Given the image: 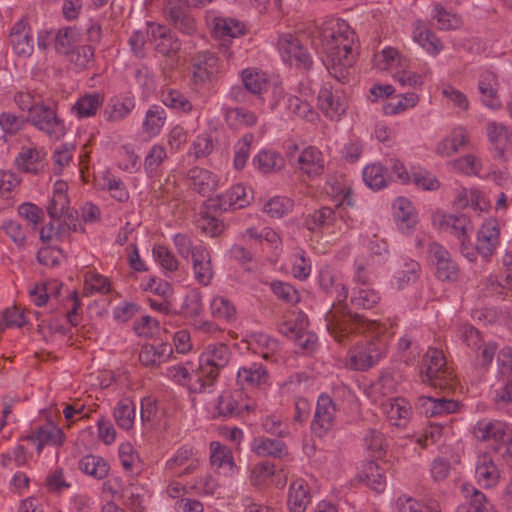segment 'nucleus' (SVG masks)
<instances>
[{
  "mask_svg": "<svg viewBox=\"0 0 512 512\" xmlns=\"http://www.w3.org/2000/svg\"><path fill=\"white\" fill-rule=\"evenodd\" d=\"M318 281L322 291L337 302L325 315L327 330L337 342L346 343L353 333H362L374 325V322H368L363 316L352 314L347 305L342 304L348 297V291L339 273L324 266L319 272Z\"/></svg>",
  "mask_w": 512,
  "mask_h": 512,
  "instance_id": "f257e3e1",
  "label": "nucleus"
},
{
  "mask_svg": "<svg viewBox=\"0 0 512 512\" xmlns=\"http://www.w3.org/2000/svg\"><path fill=\"white\" fill-rule=\"evenodd\" d=\"M354 31L348 23L341 19L326 21L321 30L320 38L327 55L326 69L340 83H346L349 70L356 56L353 51Z\"/></svg>",
  "mask_w": 512,
  "mask_h": 512,
  "instance_id": "f03ea898",
  "label": "nucleus"
},
{
  "mask_svg": "<svg viewBox=\"0 0 512 512\" xmlns=\"http://www.w3.org/2000/svg\"><path fill=\"white\" fill-rule=\"evenodd\" d=\"M231 352L223 343L210 344L200 356L198 379L189 386L191 392L201 393L214 384L221 369L229 363Z\"/></svg>",
  "mask_w": 512,
  "mask_h": 512,
  "instance_id": "7ed1b4c3",
  "label": "nucleus"
},
{
  "mask_svg": "<svg viewBox=\"0 0 512 512\" xmlns=\"http://www.w3.org/2000/svg\"><path fill=\"white\" fill-rule=\"evenodd\" d=\"M420 378L423 383L440 390L453 387L454 375L446 365L444 354L436 348H429L422 358Z\"/></svg>",
  "mask_w": 512,
  "mask_h": 512,
  "instance_id": "20e7f679",
  "label": "nucleus"
},
{
  "mask_svg": "<svg viewBox=\"0 0 512 512\" xmlns=\"http://www.w3.org/2000/svg\"><path fill=\"white\" fill-rule=\"evenodd\" d=\"M387 343L382 338H373L357 343L345 358L344 366L354 371H368L386 354Z\"/></svg>",
  "mask_w": 512,
  "mask_h": 512,
  "instance_id": "39448f33",
  "label": "nucleus"
},
{
  "mask_svg": "<svg viewBox=\"0 0 512 512\" xmlns=\"http://www.w3.org/2000/svg\"><path fill=\"white\" fill-rule=\"evenodd\" d=\"M28 122L51 139H60L65 134L64 121L57 114L54 100L41 101L28 114Z\"/></svg>",
  "mask_w": 512,
  "mask_h": 512,
  "instance_id": "423d86ee",
  "label": "nucleus"
},
{
  "mask_svg": "<svg viewBox=\"0 0 512 512\" xmlns=\"http://www.w3.org/2000/svg\"><path fill=\"white\" fill-rule=\"evenodd\" d=\"M318 107L321 112L331 120H339L348 107L347 98L342 90H334L331 85L325 84L319 91Z\"/></svg>",
  "mask_w": 512,
  "mask_h": 512,
  "instance_id": "0eeeda50",
  "label": "nucleus"
},
{
  "mask_svg": "<svg viewBox=\"0 0 512 512\" xmlns=\"http://www.w3.org/2000/svg\"><path fill=\"white\" fill-rule=\"evenodd\" d=\"M472 434L481 442L494 441L505 445L512 442V430L500 420H479L473 426Z\"/></svg>",
  "mask_w": 512,
  "mask_h": 512,
  "instance_id": "6e6552de",
  "label": "nucleus"
},
{
  "mask_svg": "<svg viewBox=\"0 0 512 512\" xmlns=\"http://www.w3.org/2000/svg\"><path fill=\"white\" fill-rule=\"evenodd\" d=\"M336 404L330 396L321 394L317 400L311 430L317 437L325 436L335 424Z\"/></svg>",
  "mask_w": 512,
  "mask_h": 512,
  "instance_id": "1a4fd4ad",
  "label": "nucleus"
},
{
  "mask_svg": "<svg viewBox=\"0 0 512 512\" xmlns=\"http://www.w3.org/2000/svg\"><path fill=\"white\" fill-rule=\"evenodd\" d=\"M278 46L284 61L294 63L305 70L312 67V58L298 38L291 34L283 35L278 41Z\"/></svg>",
  "mask_w": 512,
  "mask_h": 512,
  "instance_id": "9d476101",
  "label": "nucleus"
},
{
  "mask_svg": "<svg viewBox=\"0 0 512 512\" xmlns=\"http://www.w3.org/2000/svg\"><path fill=\"white\" fill-rule=\"evenodd\" d=\"M219 73V58L210 51L198 52L192 58V74L195 84L212 81Z\"/></svg>",
  "mask_w": 512,
  "mask_h": 512,
  "instance_id": "9b49d317",
  "label": "nucleus"
},
{
  "mask_svg": "<svg viewBox=\"0 0 512 512\" xmlns=\"http://www.w3.org/2000/svg\"><path fill=\"white\" fill-rule=\"evenodd\" d=\"M431 261L436 266V276L442 281H456L459 268L451 254L438 243L429 245Z\"/></svg>",
  "mask_w": 512,
  "mask_h": 512,
  "instance_id": "f8f14e48",
  "label": "nucleus"
},
{
  "mask_svg": "<svg viewBox=\"0 0 512 512\" xmlns=\"http://www.w3.org/2000/svg\"><path fill=\"white\" fill-rule=\"evenodd\" d=\"M499 226L496 220H487L477 233V252L485 259L492 256L499 245Z\"/></svg>",
  "mask_w": 512,
  "mask_h": 512,
  "instance_id": "ddd939ff",
  "label": "nucleus"
},
{
  "mask_svg": "<svg viewBox=\"0 0 512 512\" xmlns=\"http://www.w3.org/2000/svg\"><path fill=\"white\" fill-rule=\"evenodd\" d=\"M439 217L440 228L456 236L461 242L462 253L472 260V258H470V252L467 251L468 247L465 243L468 237L470 224L469 219L465 215H439ZM473 255L474 254L471 253V256Z\"/></svg>",
  "mask_w": 512,
  "mask_h": 512,
  "instance_id": "4468645a",
  "label": "nucleus"
},
{
  "mask_svg": "<svg viewBox=\"0 0 512 512\" xmlns=\"http://www.w3.org/2000/svg\"><path fill=\"white\" fill-rule=\"evenodd\" d=\"M475 475L478 483L484 488H492L498 484L500 471L489 453L477 456Z\"/></svg>",
  "mask_w": 512,
  "mask_h": 512,
  "instance_id": "2eb2a0df",
  "label": "nucleus"
},
{
  "mask_svg": "<svg viewBox=\"0 0 512 512\" xmlns=\"http://www.w3.org/2000/svg\"><path fill=\"white\" fill-rule=\"evenodd\" d=\"M478 90L484 105L491 109H498L501 106L498 96L499 83L495 73L483 72L478 81Z\"/></svg>",
  "mask_w": 512,
  "mask_h": 512,
  "instance_id": "dca6fc26",
  "label": "nucleus"
},
{
  "mask_svg": "<svg viewBox=\"0 0 512 512\" xmlns=\"http://www.w3.org/2000/svg\"><path fill=\"white\" fill-rule=\"evenodd\" d=\"M190 187L200 195H208L215 191L218 186L217 176L209 170L200 167H193L187 173Z\"/></svg>",
  "mask_w": 512,
  "mask_h": 512,
  "instance_id": "f3484780",
  "label": "nucleus"
},
{
  "mask_svg": "<svg viewBox=\"0 0 512 512\" xmlns=\"http://www.w3.org/2000/svg\"><path fill=\"white\" fill-rule=\"evenodd\" d=\"M416 405L426 417L450 414L455 412L458 408V403L454 400H449L444 397L434 398L431 396H420Z\"/></svg>",
  "mask_w": 512,
  "mask_h": 512,
  "instance_id": "a211bd4d",
  "label": "nucleus"
},
{
  "mask_svg": "<svg viewBox=\"0 0 512 512\" xmlns=\"http://www.w3.org/2000/svg\"><path fill=\"white\" fill-rule=\"evenodd\" d=\"M135 108V99L132 95H120L110 99L103 116L108 122H118L125 119Z\"/></svg>",
  "mask_w": 512,
  "mask_h": 512,
  "instance_id": "6ab92c4d",
  "label": "nucleus"
},
{
  "mask_svg": "<svg viewBox=\"0 0 512 512\" xmlns=\"http://www.w3.org/2000/svg\"><path fill=\"white\" fill-rule=\"evenodd\" d=\"M10 41L17 55L29 57L33 53V37L24 21L14 24L10 33Z\"/></svg>",
  "mask_w": 512,
  "mask_h": 512,
  "instance_id": "aec40b11",
  "label": "nucleus"
},
{
  "mask_svg": "<svg viewBox=\"0 0 512 512\" xmlns=\"http://www.w3.org/2000/svg\"><path fill=\"white\" fill-rule=\"evenodd\" d=\"M295 162L298 168L309 177L321 175L324 171L322 152L315 147L305 148Z\"/></svg>",
  "mask_w": 512,
  "mask_h": 512,
  "instance_id": "412c9836",
  "label": "nucleus"
},
{
  "mask_svg": "<svg viewBox=\"0 0 512 512\" xmlns=\"http://www.w3.org/2000/svg\"><path fill=\"white\" fill-rule=\"evenodd\" d=\"M269 375L262 364L253 363L237 372V384L241 388H256L268 383Z\"/></svg>",
  "mask_w": 512,
  "mask_h": 512,
  "instance_id": "4be33fe9",
  "label": "nucleus"
},
{
  "mask_svg": "<svg viewBox=\"0 0 512 512\" xmlns=\"http://www.w3.org/2000/svg\"><path fill=\"white\" fill-rule=\"evenodd\" d=\"M192 263L194 276L198 283L204 286L209 285L214 272L210 252L205 246L199 245L198 249L195 250Z\"/></svg>",
  "mask_w": 512,
  "mask_h": 512,
  "instance_id": "5701e85b",
  "label": "nucleus"
},
{
  "mask_svg": "<svg viewBox=\"0 0 512 512\" xmlns=\"http://www.w3.org/2000/svg\"><path fill=\"white\" fill-rule=\"evenodd\" d=\"M310 500L309 486L304 480L297 479L291 483L287 500L290 512H305Z\"/></svg>",
  "mask_w": 512,
  "mask_h": 512,
  "instance_id": "b1692460",
  "label": "nucleus"
},
{
  "mask_svg": "<svg viewBox=\"0 0 512 512\" xmlns=\"http://www.w3.org/2000/svg\"><path fill=\"white\" fill-rule=\"evenodd\" d=\"M173 353L172 347L168 343H160L157 346L145 344L139 353V361L147 367H155L169 359Z\"/></svg>",
  "mask_w": 512,
  "mask_h": 512,
  "instance_id": "393cba45",
  "label": "nucleus"
},
{
  "mask_svg": "<svg viewBox=\"0 0 512 512\" xmlns=\"http://www.w3.org/2000/svg\"><path fill=\"white\" fill-rule=\"evenodd\" d=\"M384 410L391 424L397 427L406 426L412 414L410 403L401 397L389 400L384 405Z\"/></svg>",
  "mask_w": 512,
  "mask_h": 512,
  "instance_id": "a878e982",
  "label": "nucleus"
},
{
  "mask_svg": "<svg viewBox=\"0 0 512 512\" xmlns=\"http://www.w3.org/2000/svg\"><path fill=\"white\" fill-rule=\"evenodd\" d=\"M46 153L36 147H23L16 157L15 163L19 170L37 174L43 167L42 161Z\"/></svg>",
  "mask_w": 512,
  "mask_h": 512,
  "instance_id": "bb28decb",
  "label": "nucleus"
},
{
  "mask_svg": "<svg viewBox=\"0 0 512 512\" xmlns=\"http://www.w3.org/2000/svg\"><path fill=\"white\" fill-rule=\"evenodd\" d=\"M341 212L342 209L340 207L337 210H333L330 207H322L305 217L304 226L313 232L327 228L335 222L338 216L343 217Z\"/></svg>",
  "mask_w": 512,
  "mask_h": 512,
  "instance_id": "cd10ccee",
  "label": "nucleus"
},
{
  "mask_svg": "<svg viewBox=\"0 0 512 512\" xmlns=\"http://www.w3.org/2000/svg\"><path fill=\"white\" fill-rule=\"evenodd\" d=\"M487 136L495 152V157L504 160L509 143V133L506 126L497 122L487 124Z\"/></svg>",
  "mask_w": 512,
  "mask_h": 512,
  "instance_id": "c85d7f7f",
  "label": "nucleus"
},
{
  "mask_svg": "<svg viewBox=\"0 0 512 512\" xmlns=\"http://www.w3.org/2000/svg\"><path fill=\"white\" fill-rule=\"evenodd\" d=\"M253 165L263 174L281 171L285 167L284 158L276 151L264 149L253 158Z\"/></svg>",
  "mask_w": 512,
  "mask_h": 512,
  "instance_id": "c756f323",
  "label": "nucleus"
},
{
  "mask_svg": "<svg viewBox=\"0 0 512 512\" xmlns=\"http://www.w3.org/2000/svg\"><path fill=\"white\" fill-rule=\"evenodd\" d=\"M252 450L259 457L282 458L288 453L287 446L283 441L265 437L255 438L252 444Z\"/></svg>",
  "mask_w": 512,
  "mask_h": 512,
  "instance_id": "7c9ffc66",
  "label": "nucleus"
},
{
  "mask_svg": "<svg viewBox=\"0 0 512 512\" xmlns=\"http://www.w3.org/2000/svg\"><path fill=\"white\" fill-rule=\"evenodd\" d=\"M167 20L178 31L186 35H193L197 28L193 16L180 6L170 7Z\"/></svg>",
  "mask_w": 512,
  "mask_h": 512,
  "instance_id": "2f4dec72",
  "label": "nucleus"
},
{
  "mask_svg": "<svg viewBox=\"0 0 512 512\" xmlns=\"http://www.w3.org/2000/svg\"><path fill=\"white\" fill-rule=\"evenodd\" d=\"M463 492L469 500L458 506L456 512H489L491 505L484 493L470 485H463Z\"/></svg>",
  "mask_w": 512,
  "mask_h": 512,
  "instance_id": "473e14b6",
  "label": "nucleus"
},
{
  "mask_svg": "<svg viewBox=\"0 0 512 512\" xmlns=\"http://www.w3.org/2000/svg\"><path fill=\"white\" fill-rule=\"evenodd\" d=\"M79 469L96 479H103L108 475L110 466L102 457L86 455L79 461Z\"/></svg>",
  "mask_w": 512,
  "mask_h": 512,
  "instance_id": "72a5a7b5",
  "label": "nucleus"
},
{
  "mask_svg": "<svg viewBox=\"0 0 512 512\" xmlns=\"http://www.w3.org/2000/svg\"><path fill=\"white\" fill-rule=\"evenodd\" d=\"M413 35L415 41L428 53L436 55L442 50V43L439 38L432 31L425 28L421 21L417 22Z\"/></svg>",
  "mask_w": 512,
  "mask_h": 512,
  "instance_id": "f704fd0d",
  "label": "nucleus"
},
{
  "mask_svg": "<svg viewBox=\"0 0 512 512\" xmlns=\"http://www.w3.org/2000/svg\"><path fill=\"white\" fill-rule=\"evenodd\" d=\"M379 301L378 291L368 286L354 288L350 298L355 309H372Z\"/></svg>",
  "mask_w": 512,
  "mask_h": 512,
  "instance_id": "c9c22d12",
  "label": "nucleus"
},
{
  "mask_svg": "<svg viewBox=\"0 0 512 512\" xmlns=\"http://www.w3.org/2000/svg\"><path fill=\"white\" fill-rule=\"evenodd\" d=\"M375 65L380 70L407 67L406 58L402 57L399 51L393 47L384 48L375 56Z\"/></svg>",
  "mask_w": 512,
  "mask_h": 512,
  "instance_id": "e433bc0d",
  "label": "nucleus"
},
{
  "mask_svg": "<svg viewBox=\"0 0 512 512\" xmlns=\"http://www.w3.org/2000/svg\"><path fill=\"white\" fill-rule=\"evenodd\" d=\"M104 97L100 93H89L80 97L73 106V110L76 112L79 118L94 116L103 104Z\"/></svg>",
  "mask_w": 512,
  "mask_h": 512,
  "instance_id": "4c0bfd02",
  "label": "nucleus"
},
{
  "mask_svg": "<svg viewBox=\"0 0 512 512\" xmlns=\"http://www.w3.org/2000/svg\"><path fill=\"white\" fill-rule=\"evenodd\" d=\"M244 409L247 410L248 407L241 406L235 395L231 393H223L218 398L216 410L219 417L224 419L238 417Z\"/></svg>",
  "mask_w": 512,
  "mask_h": 512,
  "instance_id": "58836bf2",
  "label": "nucleus"
},
{
  "mask_svg": "<svg viewBox=\"0 0 512 512\" xmlns=\"http://www.w3.org/2000/svg\"><path fill=\"white\" fill-rule=\"evenodd\" d=\"M166 122L165 109L159 105H152L146 112L145 120L143 122L144 131L150 135H157L160 133L162 127Z\"/></svg>",
  "mask_w": 512,
  "mask_h": 512,
  "instance_id": "ea45409f",
  "label": "nucleus"
},
{
  "mask_svg": "<svg viewBox=\"0 0 512 512\" xmlns=\"http://www.w3.org/2000/svg\"><path fill=\"white\" fill-rule=\"evenodd\" d=\"M113 415L118 427L130 430L134 425L135 405L129 399L121 400L114 408Z\"/></svg>",
  "mask_w": 512,
  "mask_h": 512,
  "instance_id": "a19ab883",
  "label": "nucleus"
},
{
  "mask_svg": "<svg viewBox=\"0 0 512 512\" xmlns=\"http://www.w3.org/2000/svg\"><path fill=\"white\" fill-rule=\"evenodd\" d=\"M387 169L381 164L367 165L363 170V180L371 189L379 190L387 184Z\"/></svg>",
  "mask_w": 512,
  "mask_h": 512,
  "instance_id": "79ce46f5",
  "label": "nucleus"
},
{
  "mask_svg": "<svg viewBox=\"0 0 512 512\" xmlns=\"http://www.w3.org/2000/svg\"><path fill=\"white\" fill-rule=\"evenodd\" d=\"M226 123L233 128L241 126L251 127L256 124V115L243 108H228L225 113Z\"/></svg>",
  "mask_w": 512,
  "mask_h": 512,
  "instance_id": "37998d69",
  "label": "nucleus"
},
{
  "mask_svg": "<svg viewBox=\"0 0 512 512\" xmlns=\"http://www.w3.org/2000/svg\"><path fill=\"white\" fill-rule=\"evenodd\" d=\"M245 90L254 95H260L266 90L268 81L266 77L253 69H244L241 73Z\"/></svg>",
  "mask_w": 512,
  "mask_h": 512,
  "instance_id": "c03bdc74",
  "label": "nucleus"
},
{
  "mask_svg": "<svg viewBox=\"0 0 512 512\" xmlns=\"http://www.w3.org/2000/svg\"><path fill=\"white\" fill-rule=\"evenodd\" d=\"M64 433L63 431L54 426V425H46L40 427L36 433V440L38 441L37 450L40 452L44 445H62L64 441Z\"/></svg>",
  "mask_w": 512,
  "mask_h": 512,
  "instance_id": "a18cd8bd",
  "label": "nucleus"
},
{
  "mask_svg": "<svg viewBox=\"0 0 512 512\" xmlns=\"http://www.w3.org/2000/svg\"><path fill=\"white\" fill-rule=\"evenodd\" d=\"M162 102L169 108L189 113L193 109L192 103L180 91L169 89L162 93Z\"/></svg>",
  "mask_w": 512,
  "mask_h": 512,
  "instance_id": "49530a36",
  "label": "nucleus"
},
{
  "mask_svg": "<svg viewBox=\"0 0 512 512\" xmlns=\"http://www.w3.org/2000/svg\"><path fill=\"white\" fill-rule=\"evenodd\" d=\"M103 181L102 189L107 190L112 198L118 202H126L129 199V192L121 179L108 173Z\"/></svg>",
  "mask_w": 512,
  "mask_h": 512,
  "instance_id": "de8ad7c7",
  "label": "nucleus"
},
{
  "mask_svg": "<svg viewBox=\"0 0 512 512\" xmlns=\"http://www.w3.org/2000/svg\"><path fill=\"white\" fill-rule=\"evenodd\" d=\"M420 265L414 260L406 261L402 269L397 273L396 286L404 289L407 285L416 282L419 278Z\"/></svg>",
  "mask_w": 512,
  "mask_h": 512,
  "instance_id": "09e8293b",
  "label": "nucleus"
},
{
  "mask_svg": "<svg viewBox=\"0 0 512 512\" xmlns=\"http://www.w3.org/2000/svg\"><path fill=\"white\" fill-rule=\"evenodd\" d=\"M367 485L376 492L384 491L386 480L382 469L375 463L369 462L364 469Z\"/></svg>",
  "mask_w": 512,
  "mask_h": 512,
  "instance_id": "8fccbe9b",
  "label": "nucleus"
},
{
  "mask_svg": "<svg viewBox=\"0 0 512 512\" xmlns=\"http://www.w3.org/2000/svg\"><path fill=\"white\" fill-rule=\"evenodd\" d=\"M399 512H441L437 503L422 505L412 497L401 496L397 500Z\"/></svg>",
  "mask_w": 512,
  "mask_h": 512,
  "instance_id": "3c124183",
  "label": "nucleus"
},
{
  "mask_svg": "<svg viewBox=\"0 0 512 512\" xmlns=\"http://www.w3.org/2000/svg\"><path fill=\"white\" fill-rule=\"evenodd\" d=\"M211 313L214 318L227 322L235 318L234 305L224 297H215L211 302Z\"/></svg>",
  "mask_w": 512,
  "mask_h": 512,
  "instance_id": "603ef678",
  "label": "nucleus"
},
{
  "mask_svg": "<svg viewBox=\"0 0 512 512\" xmlns=\"http://www.w3.org/2000/svg\"><path fill=\"white\" fill-rule=\"evenodd\" d=\"M67 55L70 62L74 63L78 69H85L93 62L94 48L91 45L77 46L72 48Z\"/></svg>",
  "mask_w": 512,
  "mask_h": 512,
  "instance_id": "864d4df0",
  "label": "nucleus"
},
{
  "mask_svg": "<svg viewBox=\"0 0 512 512\" xmlns=\"http://www.w3.org/2000/svg\"><path fill=\"white\" fill-rule=\"evenodd\" d=\"M78 40V33L71 27L58 30L55 35V48L59 53L68 54Z\"/></svg>",
  "mask_w": 512,
  "mask_h": 512,
  "instance_id": "5fc2aeb1",
  "label": "nucleus"
},
{
  "mask_svg": "<svg viewBox=\"0 0 512 512\" xmlns=\"http://www.w3.org/2000/svg\"><path fill=\"white\" fill-rule=\"evenodd\" d=\"M254 136L251 133L245 134L235 146L234 155V167L237 170H241L245 165L249 157L251 144Z\"/></svg>",
  "mask_w": 512,
  "mask_h": 512,
  "instance_id": "6e6d98bb",
  "label": "nucleus"
},
{
  "mask_svg": "<svg viewBox=\"0 0 512 512\" xmlns=\"http://www.w3.org/2000/svg\"><path fill=\"white\" fill-rule=\"evenodd\" d=\"M152 252L161 267L167 272H174L178 269L179 261L167 247L163 245H156Z\"/></svg>",
  "mask_w": 512,
  "mask_h": 512,
  "instance_id": "4d7b16f0",
  "label": "nucleus"
},
{
  "mask_svg": "<svg viewBox=\"0 0 512 512\" xmlns=\"http://www.w3.org/2000/svg\"><path fill=\"white\" fill-rule=\"evenodd\" d=\"M215 33L220 37L235 38L243 34L244 26L234 19H217L215 23Z\"/></svg>",
  "mask_w": 512,
  "mask_h": 512,
  "instance_id": "13d9d810",
  "label": "nucleus"
},
{
  "mask_svg": "<svg viewBox=\"0 0 512 512\" xmlns=\"http://www.w3.org/2000/svg\"><path fill=\"white\" fill-rule=\"evenodd\" d=\"M198 227L211 237L220 235L225 229V225L222 221H219L215 216L204 213L203 211L200 212Z\"/></svg>",
  "mask_w": 512,
  "mask_h": 512,
  "instance_id": "bf43d9fd",
  "label": "nucleus"
},
{
  "mask_svg": "<svg viewBox=\"0 0 512 512\" xmlns=\"http://www.w3.org/2000/svg\"><path fill=\"white\" fill-rule=\"evenodd\" d=\"M292 206L289 198L274 197L266 203L264 210L272 218H281L291 210Z\"/></svg>",
  "mask_w": 512,
  "mask_h": 512,
  "instance_id": "052dcab7",
  "label": "nucleus"
},
{
  "mask_svg": "<svg viewBox=\"0 0 512 512\" xmlns=\"http://www.w3.org/2000/svg\"><path fill=\"white\" fill-rule=\"evenodd\" d=\"M166 150L162 145H153L144 161V169L152 175L166 159Z\"/></svg>",
  "mask_w": 512,
  "mask_h": 512,
  "instance_id": "680f3d73",
  "label": "nucleus"
},
{
  "mask_svg": "<svg viewBox=\"0 0 512 512\" xmlns=\"http://www.w3.org/2000/svg\"><path fill=\"white\" fill-rule=\"evenodd\" d=\"M142 488L136 485H130L123 490L126 506L132 512H143V495L141 494Z\"/></svg>",
  "mask_w": 512,
  "mask_h": 512,
  "instance_id": "e2e57ef3",
  "label": "nucleus"
},
{
  "mask_svg": "<svg viewBox=\"0 0 512 512\" xmlns=\"http://www.w3.org/2000/svg\"><path fill=\"white\" fill-rule=\"evenodd\" d=\"M273 293L287 303L295 304L299 301V294L297 290L290 284L281 281H274L271 283Z\"/></svg>",
  "mask_w": 512,
  "mask_h": 512,
  "instance_id": "0e129e2a",
  "label": "nucleus"
},
{
  "mask_svg": "<svg viewBox=\"0 0 512 512\" xmlns=\"http://www.w3.org/2000/svg\"><path fill=\"white\" fill-rule=\"evenodd\" d=\"M24 126V120L10 112L0 114V127L5 134L15 135Z\"/></svg>",
  "mask_w": 512,
  "mask_h": 512,
  "instance_id": "69168bd1",
  "label": "nucleus"
},
{
  "mask_svg": "<svg viewBox=\"0 0 512 512\" xmlns=\"http://www.w3.org/2000/svg\"><path fill=\"white\" fill-rule=\"evenodd\" d=\"M155 50L165 57H173L181 49V42L174 33L168 35L165 40L154 43Z\"/></svg>",
  "mask_w": 512,
  "mask_h": 512,
  "instance_id": "338daca9",
  "label": "nucleus"
},
{
  "mask_svg": "<svg viewBox=\"0 0 512 512\" xmlns=\"http://www.w3.org/2000/svg\"><path fill=\"white\" fill-rule=\"evenodd\" d=\"M69 203L70 201L67 195H53L47 206L49 217L53 220H59L63 213L70 207Z\"/></svg>",
  "mask_w": 512,
  "mask_h": 512,
  "instance_id": "774afa93",
  "label": "nucleus"
}]
</instances>
